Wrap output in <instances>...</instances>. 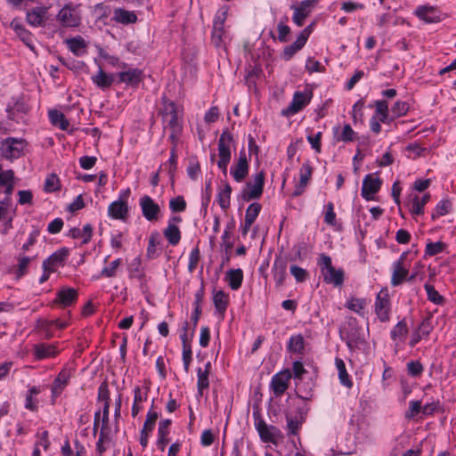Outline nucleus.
Listing matches in <instances>:
<instances>
[{
	"mask_svg": "<svg viewBox=\"0 0 456 456\" xmlns=\"http://www.w3.org/2000/svg\"><path fill=\"white\" fill-rule=\"evenodd\" d=\"M160 113L164 128L171 131L169 138L173 143H175L183 131V110L173 101L163 97V108Z\"/></svg>",
	"mask_w": 456,
	"mask_h": 456,
	"instance_id": "f257e3e1",
	"label": "nucleus"
},
{
	"mask_svg": "<svg viewBox=\"0 0 456 456\" xmlns=\"http://www.w3.org/2000/svg\"><path fill=\"white\" fill-rule=\"evenodd\" d=\"M317 264L321 269L323 280L328 284L335 287L341 286L344 282V271L341 268L336 269L331 263V257L325 254L319 256Z\"/></svg>",
	"mask_w": 456,
	"mask_h": 456,
	"instance_id": "f03ea898",
	"label": "nucleus"
},
{
	"mask_svg": "<svg viewBox=\"0 0 456 456\" xmlns=\"http://www.w3.org/2000/svg\"><path fill=\"white\" fill-rule=\"evenodd\" d=\"M57 21L65 28H77L81 24L79 5L71 2L66 4L56 16Z\"/></svg>",
	"mask_w": 456,
	"mask_h": 456,
	"instance_id": "7ed1b4c3",
	"label": "nucleus"
},
{
	"mask_svg": "<svg viewBox=\"0 0 456 456\" xmlns=\"http://www.w3.org/2000/svg\"><path fill=\"white\" fill-rule=\"evenodd\" d=\"M232 141V134L228 131H224L218 140L219 160L217 162V166L222 170L224 175H226L227 167L231 160V145Z\"/></svg>",
	"mask_w": 456,
	"mask_h": 456,
	"instance_id": "20e7f679",
	"label": "nucleus"
},
{
	"mask_svg": "<svg viewBox=\"0 0 456 456\" xmlns=\"http://www.w3.org/2000/svg\"><path fill=\"white\" fill-rule=\"evenodd\" d=\"M25 145L22 139L8 137L1 142L0 154L8 160L18 159L21 156Z\"/></svg>",
	"mask_w": 456,
	"mask_h": 456,
	"instance_id": "39448f33",
	"label": "nucleus"
},
{
	"mask_svg": "<svg viewBox=\"0 0 456 456\" xmlns=\"http://www.w3.org/2000/svg\"><path fill=\"white\" fill-rule=\"evenodd\" d=\"M317 3V0H304L297 5H292L291 9L294 12L292 16L293 22L298 27L303 26L305 20L311 14Z\"/></svg>",
	"mask_w": 456,
	"mask_h": 456,
	"instance_id": "423d86ee",
	"label": "nucleus"
},
{
	"mask_svg": "<svg viewBox=\"0 0 456 456\" xmlns=\"http://www.w3.org/2000/svg\"><path fill=\"white\" fill-rule=\"evenodd\" d=\"M265 184V175L261 171L254 175V182L248 183L246 189L242 191V199L246 201L258 199L262 193Z\"/></svg>",
	"mask_w": 456,
	"mask_h": 456,
	"instance_id": "0eeeda50",
	"label": "nucleus"
},
{
	"mask_svg": "<svg viewBox=\"0 0 456 456\" xmlns=\"http://www.w3.org/2000/svg\"><path fill=\"white\" fill-rule=\"evenodd\" d=\"M78 298V292L76 289L62 287L57 293L53 304L58 305L62 308L73 305Z\"/></svg>",
	"mask_w": 456,
	"mask_h": 456,
	"instance_id": "6e6552de",
	"label": "nucleus"
},
{
	"mask_svg": "<svg viewBox=\"0 0 456 456\" xmlns=\"http://www.w3.org/2000/svg\"><path fill=\"white\" fill-rule=\"evenodd\" d=\"M312 98L311 92H296L289 106L282 110L284 116L294 115L306 106Z\"/></svg>",
	"mask_w": 456,
	"mask_h": 456,
	"instance_id": "1a4fd4ad",
	"label": "nucleus"
},
{
	"mask_svg": "<svg viewBox=\"0 0 456 456\" xmlns=\"http://www.w3.org/2000/svg\"><path fill=\"white\" fill-rule=\"evenodd\" d=\"M382 181L372 174L367 175L362 181V196L367 200H374V195L379 191Z\"/></svg>",
	"mask_w": 456,
	"mask_h": 456,
	"instance_id": "9d476101",
	"label": "nucleus"
},
{
	"mask_svg": "<svg viewBox=\"0 0 456 456\" xmlns=\"http://www.w3.org/2000/svg\"><path fill=\"white\" fill-rule=\"evenodd\" d=\"M290 379L291 372L289 370L280 371L272 378L270 386L276 396H281L285 393Z\"/></svg>",
	"mask_w": 456,
	"mask_h": 456,
	"instance_id": "9b49d317",
	"label": "nucleus"
},
{
	"mask_svg": "<svg viewBox=\"0 0 456 456\" xmlns=\"http://www.w3.org/2000/svg\"><path fill=\"white\" fill-rule=\"evenodd\" d=\"M140 207L143 216L148 221H155L159 219L160 208L150 196L144 195L141 198Z\"/></svg>",
	"mask_w": 456,
	"mask_h": 456,
	"instance_id": "f8f14e48",
	"label": "nucleus"
},
{
	"mask_svg": "<svg viewBox=\"0 0 456 456\" xmlns=\"http://www.w3.org/2000/svg\"><path fill=\"white\" fill-rule=\"evenodd\" d=\"M231 174L234 180L240 183L248 174V164L245 151L240 152V158L236 165L231 168Z\"/></svg>",
	"mask_w": 456,
	"mask_h": 456,
	"instance_id": "ddd939ff",
	"label": "nucleus"
},
{
	"mask_svg": "<svg viewBox=\"0 0 456 456\" xmlns=\"http://www.w3.org/2000/svg\"><path fill=\"white\" fill-rule=\"evenodd\" d=\"M158 418L159 415L156 411H150L147 414L146 420L140 434V444L143 448L148 444L149 434L153 430Z\"/></svg>",
	"mask_w": 456,
	"mask_h": 456,
	"instance_id": "4468645a",
	"label": "nucleus"
},
{
	"mask_svg": "<svg viewBox=\"0 0 456 456\" xmlns=\"http://www.w3.org/2000/svg\"><path fill=\"white\" fill-rule=\"evenodd\" d=\"M375 312L381 322H385L389 320V299L387 294L382 296L380 292L378 295L375 303Z\"/></svg>",
	"mask_w": 456,
	"mask_h": 456,
	"instance_id": "2eb2a0df",
	"label": "nucleus"
},
{
	"mask_svg": "<svg viewBox=\"0 0 456 456\" xmlns=\"http://www.w3.org/2000/svg\"><path fill=\"white\" fill-rule=\"evenodd\" d=\"M406 257V253H403L400 258L394 264V273L391 279V284L397 286L401 284L408 274V270L403 267V261Z\"/></svg>",
	"mask_w": 456,
	"mask_h": 456,
	"instance_id": "dca6fc26",
	"label": "nucleus"
},
{
	"mask_svg": "<svg viewBox=\"0 0 456 456\" xmlns=\"http://www.w3.org/2000/svg\"><path fill=\"white\" fill-rule=\"evenodd\" d=\"M68 256L66 249H61L52 254L43 263V268L45 272H54L55 267L61 265Z\"/></svg>",
	"mask_w": 456,
	"mask_h": 456,
	"instance_id": "f3484780",
	"label": "nucleus"
},
{
	"mask_svg": "<svg viewBox=\"0 0 456 456\" xmlns=\"http://www.w3.org/2000/svg\"><path fill=\"white\" fill-rule=\"evenodd\" d=\"M108 214L113 219L124 220L128 215V204L117 200L110 204Z\"/></svg>",
	"mask_w": 456,
	"mask_h": 456,
	"instance_id": "a211bd4d",
	"label": "nucleus"
},
{
	"mask_svg": "<svg viewBox=\"0 0 456 456\" xmlns=\"http://www.w3.org/2000/svg\"><path fill=\"white\" fill-rule=\"evenodd\" d=\"M416 15L428 23L440 20L439 12L433 6H419L415 11Z\"/></svg>",
	"mask_w": 456,
	"mask_h": 456,
	"instance_id": "6ab92c4d",
	"label": "nucleus"
},
{
	"mask_svg": "<svg viewBox=\"0 0 456 456\" xmlns=\"http://www.w3.org/2000/svg\"><path fill=\"white\" fill-rule=\"evenodd\" d=\"M256 428L263 442H274V438L278 432L275 427H269L261 419L256 424Z\"/></svg>",
	"mask_w": 456,
	"mask_h": 456,
	"instance_id": "aec40b11",
	"label": "nucleus"
},
{
	"mask_svg": "<svg viewBox=\"0 0 456 456\" xmlns=\"http://www.w3.org/2000/svg\"><path fill=\"white\" fill-rule=\"evenodd\" d=\"M171 425L170 419H163L159 424L158 428V446L164 451L166 445L168 444L169 440L167 439V436L169 434V427Z\"/></svg>",
	"mask_w": 456,
	"mask_h": 456,
	"instance_id": "412c9836",
	"label": "nucleus"
},
{
	"mask_svg": "<svg viewBox=\"0 0 456 456\" xmlns=\"http://www.w3.org/2000/svg\"><path fill=\"white\" fill-rule=\"evenodd\" d=\"M11 27L13 28L20 39L31 50L35 51L32 44V36L17 20H12Z\"/></svg>",
	"mask_w": 456,
	"mask_h": 456,
	"instance_id": "4be33fe9",
	"label": "nucleus"
},
{
	"mask_svg": "<svg viewBox=\"0 0 456 456\" xmlns=\"http://www.w3.org/2000/svg\"><path fill=\"white\" fill-rule=\"evenodd\" d=\"M210 362H207L205 365V369L198 368L197 375H198V394L200 396L203 395V390L208 388L209 386L208 382V374L210 370Z\"/></svg>",
	"mask_w": 456,
	"mask_h": 456,
	"instance_id": "5701e85b",
	"label": "nucleus"
},
{
	"mask_svg": "<svg viewBox=\"0 0 456 456\" xmlns=\"http://www.w3.org/2000/svg\"><path fill=\"white\" fill-rule=\"evenodd\" d=\"M35 356L37 359H45L57 354L58 351L54 345L37 344L34 346Z\"/></svg>",
	"mask_w": 456,
	"mask_h": 456,
	"instance_id": "b1692460",
	"label": "nucleus"
},
{
	"mask_svg": "<svg viewBox=\"0 0 456 456\" xmlns=\"http://www.w3.org/2000/svg\"><path fill=\"white\" fill-rule=\"evenodd\" d=\"M46 8L36 7L27 13V20L33 26H40L45 21Z\"/></svg>",
	"mask_w": 456,
	"mask_h": 456,
	"instance_id": "393cba45",
	"label": "nucleus"
},
{
	"mask_svg": "<svg viewBox=\"0 0 456 456\" xmlns=\"http://www.w3.org/2000/svg\"><path fill=\"white\" fill-rule=\"evenodd\" d=\"M119 81L122 83L136 85L141 81L142 71L138 69H130L118 74Z\"/></svg>",
	"mask_w": 456,
	"mask_h": 456,
	"instance_id": "a878e982",
	"label": "nucleus"
},
{
	"mask_svg": "<svg viewBox=\"0 0 456 456\" xmlns=\"http://www.w3.org/2000/svg\"><path fill=\"white\" fill-rule=\"evenodd\" d=\"M113 20L122 24H130L134 23L137 17L134 12L118 8L114 11Z\"/></svg>",
	"mask_w": 456,
	"mask_h": 456,
	"instance_id": "bb28decb",
	"label": "nucleus"
},
{
	"mask_svg": "<svg viewBox=\"0 0 456 456\" xmlns=\"http://www.w3.org/2000/svg\"><path fill=\"white\" fill-rule=\"evenodd\" d=\"M226 281L232 289L237 290L243 281L242 270L240 268L229 270L226 273Z\"/></svg>",
	"mask_w": 456,
	"mask_h": 456,
	"instance_id": "cd10ccee",
	"label": "nucleus"
},
{
	"mask_svg": "<svg viewBox=\"0 0 456 456\" xmlns=\"http://www.w3.org/2000/svg\"><path fill=\"white\" fill-rule=\"evenodd\" d=\"M92 80L98 87L106 89L111 86L113 77L106 74L100 67L97 74L92 77Z\"/></svg>",
	"mask_w": 456,
	"mask_h": 456,
	"instance_id": "c85d7f7f",
	"label": "nucleus"
},
{
	"mask_svg": "<svg viewBox=\"0 0 456 456\" xmlns=\"http://www.w3.org/2000/svg\"><path fill=\"white\" fill-rule=\"evenodd\" d=\"M213 302L216 311L224 314L228 305L229 297L223 290H219L214 294Z\"/></svg>",
	"mask_w": 456,
	"mask_h": 456,
	"instance_id": "c756f323",
	"label": "nucleus"
},
{
	"mask_svg": "<svg viewBox=\"0 0 456 456\" xmlns=\"http://www.w3.org/2000/svg\"><path fill=\"white\" fill-rule=\"evenodd\" d=\"M163 233L168 242L173 246L177 245L181 240V232L173 223L168 224Z\"/></svg>",
	"mask_w": 456,
	"mask_h": 456,
	"instance_id": "7c9ffc66",
	"label": "nucleus"
},
{
	"mask_svg": "<svg viewBox=\"0 0 456 456\" xmlns=\"http://www.w3.org/2000/svg\"><path fill=\"white\" fill-rule=\"evenodd\" d=\"M49 118L53 126H58L61 130L66 131L69 126V121L65 118L63 113L57 110L49 111Z\"/></svg>",
	"mask_w": 456,
	"mask_h": 456,
	"instance_id": "2f4dec72",
	"label": "nucleus"
},
{
	"mask_svg": "<svg viewBox=\"0 0 456 456\" xmlns=\"http://www.w3.org/2000/svg\"><path fill=\"white\" fill-rule=\"evenodd\" d=\"M69 236L77 239V238H83V243H88L91 240L92 234H93V228L91 224H86L83 227V230H80L78 228H72L69 231Z\"/></svg>",
	"mask_w": 456,
	"mask_h": 456,
	"instance_id": "473e14b6",
	"label": "nucleus"
},
{
	"mask_svg": "<svg viewBox=\"0 0 456 456\" xmlns=\"http://www.w3.org/2000/svg\"><path fill=\"white\" fill-rule=\"evenodd\" d=\"M408 333L406 322L403 320L399 322L391 331V338L394 341L403 342Z\"/></svg>",
	"mask_w": 456,
	"mask_h": 456,
	"instance_id": "72a5a7b5",
	"label": "nucleus"
},
{
	"mask_svg": "<svg viewBox=\"0 0 456 456\" xmlns=\"http://www.w3.org/2000/svg\"><path fill=\"white\" fill-rule=\"evenodd\" d=\"M232 187L229 183H225L224 188L218 192L217 199L220 208L224 210L230 207Z\"/></svg>",
	"mask_w": 456,
	"mask_h": 456,
	"instance_id": "f704fd0d",
	"label": "nucleus"
},
{
	"mask_svg": "<svg viewBox=\"0 0 456 456\" xmlns=\"http://www.w3.org/2000/svg\"><path fill=\"white\" fill-rule=\"evenodd\" d=\"M430 195L428 193L424 194L421 198L414 196L412 200L411 213L414 215H422L424 212V206L428 202Z\"/></svg>",
	"mask_w": 456,
	"mask_h": 456,
	"instance_id": "c9c22d12",
	"label": "nucleus"
},
{
	"mask_svg": "<svg viewBox=\"0 0 456 456\" xmlns=\"http://www.w3.org/2000/svg\"><path fill=\"white\" fill-rule=\"evenodd\" d=\"M69 50L77 56L80 55L86 47L85 40L81 37H73L67 40Z\"/></svg>",
	"mask_w": 456,
	"mask_h": 456,
	"instance_id": "e433bc0d",
	"label": "nucleus"
},
{
	"mask_svg": "<svg viewBox=\"0 0 456 456\" xmlns=\"http://www.w3.org/2000/svg\"><path fill=\"white\" fill-rule=\"evenodd\" d=\"M160 244V235L159 232H152L149 237V243L147 247V256L149 258H155L159 254L157 253V246Z\"/></svg>",
	"mask_w": 456,
	"mask_h": 456,
	"instance_id": "4c0bfd02",
	"label": "nucleus"
},
{
	"mask_svg": "<svg viewBox=\"0 0 456 456\" xmlns=\"http://www.w3.org/2000/svg\"><path fill=\"white\" fill-rule=\"evenodd\" d=\"M335 363H336V367L338 370V377H339L340 382L346 387H351L353 384H352V381L350 380L349 376L346 372V369L344 361L340 358H336Z\"/></svg>",
	"mask_w": 456,
	"mask_h": 456,
	"instance_id": "58836bf2",
	"label": "nucleus"
},
{
	"mask_svg": "<svg viewBox=\"0 0 456 456\" xmlns=\"http://www.w3.org/2000/svg\"><path fill=\"white\" fill-rule=\"evenodd\" d=\"M69 377V376L66 371H61L59 373L52 387V392L54 395H59L61 393L62 389L68 383Z\"/></svg>",
	"mask_w": 456,
	"mask_h": 456,
	"instance_id": "ea45409f",
	"label": "nucleus"
},
{
	"mask_svg": "<svg viewBox=\"0 0 456 456\" xmlns=\"http://www.w3.org/2000/svg\"><path fill=\"white\" fill-rule=\"evenodd\" d=\"M0 220H5V232L12 227V216L9 213V202L7 200L0 201Z\"/></svg>",
	"mask_w": 456,
	"mask_h": 456,
	"instance_id": "a19ab883",
	"label": "nucleus"
},
{
	"mask_svg": "<svg viewBox=\"0 0 456 456\" xmlns=\"http://www.w3.org/2000/svg\"><path fill=\"white\" fill-rule=\"evenodd\" d=\"M289 351L301 354L304 350V338L301 335H295L289 338L288 345Z\"/></svg>",
	"mask_w": 456,
	"mask_h": 456,
	"instance_id": "79ce46f5",
	"label": "nucleus"
},
{
	"mask_svg": "<svg viewBox=\"0 0 456 456\" xmlns=\"http://www.w3.org/2000/svg\"><path fill=\"white\" fill-rule=\"evenodd\" d=\"M183 339V361L185 372L189 371L190 363L192 359V352L191 346L186 343V334L184 333L182 337Z\"/></svg>",
	"mask_w": 456,
	"mask_h": 456,
	"instance_id": "37998d69",
	"label": "nucleus"
},
{
	"mask_svg": "<svg viewBox=\"0 0 456 456\" xmlns=\"http://www.w3.org/2000/svg\"><path fill=\"white\" fill-rule=\"evenodd\" d=\"M347 307L360 315H364V308L366 306V300L363 298H351L347 302Z\"/></svg>",
	"mask_w": 456,
	"mask_h": 456,
	"instance_id": "c03bdc74",
	"label": "nucleus"
},
{
	"mask_svg": "<svg viewBox=\"0 0 456 456\" xmlns=\"http://www.w3.org/2000/svg\"><path fill=\"white\" fill-rule=\"evenodd\" d=\"M121 263H122L121 258H118V259L110 262L109 265L105 266L101 271V276L105 277V278H112V277L116 276L117 271H118L119 265H121Z\"/></svg>",
	"mask_w": 456,
	"mask_h": 456,
	"instance_id": "a18cd8bd",
	"label": "nucleus"
},
{
	"mask_svg": "<svg viewBox=\"0 0 456 456\" xmlns=\"http://www.w3.org/2000/svg\"><path fill=\"white\" fill-rule=\"evenodd\" d=\"M44 189L46 192H53L60 189V180L55 174L49 175L45 182Z\"/></svg>",
	"mask_w": 456,
	"mask_h": 456,
	"instance_id": "49530a36",
	"label": "nucleus"
},
{
	"mask_svg": "<svg viewBox=\"0 0 456 456\" xmlns=\"http://www.w3.org/2000/svg\"><path fill=\"white\" fill-rule=\"evenodd\" d=\"M261 210V205L259 203H252L248 206L246 210L245 221L248 223H254L258 216Z\"/></svg>",
	"mask_w": 456,
	"mask_h": 456,
	"instance_id": "de8ad7c7",
	"label": "nucleus"
},
{
	"mask_svg": "<svg viewBox=\"0 0 456 456\" xmlns=\"http://www.w3.org/2000/svg\"><path fill=\"white\" fill-rule=\"evenodd\" d=\"M376 113L379 115L380 122L386 123L388 120V104L386 101H379L376 102Z\"/></svg>",
	"mask_w": 456,
	"mask_h": 456,
	"instance_id": "09e8293b",
	"label": "nucleus"
},
{
	"mask_svg": "<svg viewBox=\"0 0 456 456\" xmlns=\"http://www.w3.org/2000/svg\"><path fill=\"white\" fill-rule=\"evenodd\" d=\"M451 208H452V204L449 200L440 201L436 205V207L434 210V213L432 214V217L436 218V217L443 216L448 214L451 210Z\"/></svg>",
	"mask_w": 456,
	"mask_h": 456,
	"instance_id": "8fccbe9b",
	"label": "nucleus"
},
{
	"mask_svg": "<svg viewBox=\"0 0 456 456\" xmlns=\"http://www.w3.org/2000/svg\"><path fill=\"white\" fill-rule=\"evenodd\" d=\"M313 173V168L308 161L305 162L300 168V180L303 185H307Z\"/></svg>",
	"mask_w": 456,
	"mask_h": 456,
	"instance_id": "3c124183",
	"label": "nucleus"
},
{
	"mask_svg": "<svg viewBox=\"0 0 456 456\" xmlns=\"http://www.w3.org/2000/svg\"><path fill=\"white\" fill-rule=\"evenodd\" d=\"M425 289L427 291L428 300L436 305H440L444 302V297L438 293L437 290H436L434 286L426 284Z\"/></svg>",
	"mask_w": 456,
	"mask_h": 456,
	"instance_id": "603ef678",
	"label": "nucleus"
},
{
	"mask_svg": "<svg viewBox=\"0 0 456 456\" xmlns=\"http://www.w3.org/2000/svg\"><path fill=\"white\" fill-rule=\"evenodd\" d=\"M409 105L405 102H396L391 109L392 118H399L407 113Z\"/></svg>",
	"mask_w": 456,
	"mask_h": 456,
	"instance_id": "864d4df0",
	"label": "nucleus"
},
{
	"mask_svg": "<svg viewBox=\"0 0 456 456\" xmlns=\"http://www.w3.org/2000/svg\"><path fill=\"white\" fill-rule=\"evenodd\" d=\"M169 208L173 212H183L186 208V202L183 196H177L170 200Z\"/></svg>",
	"mask_w": 456,
	"mask_h": 456,
	"instance_id": "5fc2aeb1",
	"label": "nucleus"
},
{
	"mask_svg": "<svg viewBox=\"0 0 456 456\" xmlns=\"http://www.w3.org/2000/svg\"><path fill=\"white\" fill-rule=\"evenodd\" d=\"M422 405L420 401H411L409 403V409L405 412L404 417L407 419H413L417 414H419L420 411L422 412Z\"/></svg>",
	"mask_w": 456,
	"mask_h": 456,
	"instance_id": "6e6d98bb",
	"label": "nucleus"
},
{
	"mask_svg": "<svg viewBox=\"0 0 456 456\" xmlns=\"http://www.w3.org/2000/svg\"><path fill=\"white\" fill-rule=\"evenodd\" d=\"M53 326V322H50L48 320H38L37 321V329L44 334L46 338H51L53 337V332L51 331V328Z\"/></svg>",
	"mask_w": 456,
	"mask_h": 456,
	"instance_id": "4d7b16f0",
	"label": "nucleus"
},
{
	"mask_svg": "<svg viewBox=\"0 0 456 456\" xmlns=\"http://www.w3.org/2000/svg\"><path fill=\"white\" fill-rule=\"evenodd\" d=\"M14 181V172L12 169L4 170L0 165V186Z\"/></svg>",
	"mask_w": 456,
	"mask_h": 456,
	"instance_id": "13d9d810",
	"label": "nucleus"
},
{
	"mask_svg": "<svg viewBox=\"0 0 456 456\" xmlns=\"http://www.w3.org/2000/svg\"><path fill=\"white\" fill-rule=\"evenodd\" d=\"M290 273L294 276L297 281L302 282L306 280L308 276V273L306 270L297 266V265H291L290 266Z\"/></svg>",
	"mask_w": 456,
	"mask_h": 456,
	"instance_id": "bf43d9fd",
	"label": "nucleus"
},
{
	"mask_svg": "<svg viewBox=\"0 0 456 456\" xmlns=\"http://www.w3.org/2000/svg\"><path fill=\"white\" fill-rule=\"evenodd\" d=\"M187 173L191 179L196 180L200 173V163L195 159H191L187 167Z\"/></svg>",
	"mask_w": 456,
	"mask_h": 456,
	"instance_id": "052dcab7",
	"label": "nucleus"
},
{
	"mask_svg": "<svg viewBox=\"0 0 456 456\" xmlns=\"http://www.w3.org/2000/svg\"><path fill=\"white\" fill-rule=\"evenodd\" d=\"M408 373L413 377L419 376L423 371V366L419 361H411L407 363Z\"/></svg>",
	"mask_w": 456,
	"mask_h": 456,
	"instance_id": "680f3d73",
	"label": "nucleus"
},
{
	"mask_svg": "<svg viewBox=\"0 0 456 456\" xmlns=\"http://www.w3.org/2000/svg\"><path fill=\"white\" fill-rule=\"evenodd\" d=\"M200 249L198 248H193L190 253V258H189L188 269L190 272H192L196 268V266L200 261Z\"/></svg>",
	"mask_w": 456,
	"mask_h": 456,
	"instance_id": "e2e57ef3",
	"label": "nucleus"
},
{
	"mask_svg": "<svg viewBox=\"0 0 456 456\" xmlns=\"http://www.w3.org/2000/svg\"><path fill=\"white\" fill-rule=\"evenodd\" d=\"M287 428L289 434L296 435L300 427V421L297 418L287 415Z\"/></svg>",
	"mask_w": 456,
	"mask_h": 456,
	"instance_id": "0e129e2a",
	"label": "nucleus"
},
{
	"mask_svg": "<svg viewBox=\"0 0 456 456\" xmlns=\"http://www.w3.org/2000/svg\"><path fill=\"white\" fill-rule=\"evenodd\" d=\"M444 249L443 242H430L426 247V253L429 256H435Z\"/></svg>",
	"mask_w": 456,
	"mask_h": 456,
	"instance_id": "69168bd1",
	"label": "nucleus"
},
{
	"mask_svg": "<svg viewBox=\"0 0 456 456\" xmlns=\"http://www.w3.org/2000/svg\"><path fill=\"white\" fill-rule=\"evenodd\" d=\"M63 224H64V223H63L62 219L55 218L48 224L47 231L51 234H56L61 231Z\"/></svg>",
	"mask_w": 456,
	"mask_h": 456,
	"instance_id": "338daca9",
	"label": "nucleus"
},
{
	"mask_svg": "<svg viewBox=\"0 0 456 456\" xmlns=\"http://www.w3.org/2000/svg\"><path fill=\"white\" fill-rule=\"evenodd\" d=\"M326 208H327V210H326V213H325L324 221L328 224L333 225L335 224V221H336V214L334 212L333 203L329 202L327 204Z\"/></svg>",
	"mask_w": 456,
	"mask_h": 456,
	"instance_id": "774afa93",
	"label": "nucleus"
}]
</instances>
